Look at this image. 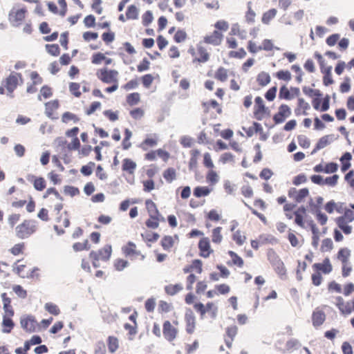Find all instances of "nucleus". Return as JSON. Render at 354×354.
<instances>
[{
	"mask_svg": "<svg viewBox=\"0 0 354 354\" xmlns=\"http://www.w3.org/2000/svg\"><path fill=\"white\" fill-rule=\"evenodd\" d=\"M129 265V262L123 259H117L114 261L113 266L118 271L123 270Z\"/></svg>",
	"mask_w": 354,
	"mask_h": 354,
	"instance_id": "obj_47",
	"label": "nucleus"
},
{
	"mask_svg": "<svg viewBox=\"0 0 354 354\" xmlns=\"http://www.w3.org/2000/svg\"><path fill=\"white\" fill-rule=\"evenodd\" d=\"M138 86V82L136 79L131 80L124 85H122V88L125 91H130L132 89H135Z\"/></svg>",
	"mask_w": 354,
	"mask_h": 354,
	"instance_id": "obj_61",
	"label": "nucleus"
},
{
	"mask_svg": "<svg viewBox=\"0 0 354 354\" xmlns=\"http://www.w3.org/2000/svg\"><path fill=\"white\" fill-rule=\"evenodd\" d=\"M301 347L299 341L297 339L292 338L289 339L286 344L287 351L297 350Z\"/></svg>",
	"mask_w": 354,
	"mask_h": 354,
	"instance_id": "obj_44",
	"label": "nucleus"
},
{
	"mask_svg": "<svg viewBox=\"0 0 354 354\" xmlns=\"http://www.w3.org/2000/svg\"><path fill=\"white\" fill-rule=\"evenodd\" d=\"M254 115L257 120H261L263 114H269V109L266 107L263 99L260 96L256 97Z\"/></svg>",
	"mask_w": 354,
	"mask_h": 354,
	"instance_id": "obj_12",
	"label": "nucleus"
},
{
	"mask_svg": "<svg viewBox=\"0 0 354 354\" xmlns=\"http://www.w3.org/2000/svg\"><path fill=\"white\" fill-rule=\"evenodd\" d=\"M185 320L187 324V332L189 334L192 333L195 328V316L191 309H187L186 310Z\"/></svg>",
	"mask_w": 354,
	"mask_h": 354,
	"instance_id": "obj_17",
	"label": "nucleus"
},
{
	"mask_svg": "<svg viewBox=\"0 0 354 354\" xmlns=\"http://www.w3.org/2000/svg\"><path fill=\"white\" fill-rule=\"evenodd\" d=\"M291 115V109L286 104H281L279 107V111L274 115L273 120L276 124L283 122Z\"/></svg>",
	"mask_w": 354,
	"mask_h": 354,
	"instance_id": "obj_13",
	"label": "nucleus"
},
{
	"mask_svg": "<svg viewBox=\"0 0 354 354\" xmlns=\"http://www.w3.org/2000/svg\"><path fill=\"white\" fill-rule=\"evenodd\" d=\"M80 121V118L78 116L71 112L66 111L62 115V122L63 123H68L70 122H73L74 123H77Z\"/></svg>",
	"mask_w": 354,
	"mask_h": 354,
	"instance_id": "obj_32",
	"label": "nucleus"
},
{
	"mask_svg": "<svg viewBox=\"0 0 354 354\" xmlns=\"http://www.w3.org/2000/svg\"><path fill=\"white\" fill-rule=\"evenodd\" d=\"M221 227H217L214 228L212 231V241L216 243H219L221 242L223 236L221 234Z\"/></svg>",
	"mask_w": 354,
	"mask_h": 354,
	"instance_id": "obj_56",
	"label": "nucleus"
},
{
	"mask_svg": "<svg viewBox=\"0 0 354 354\" xmlns=\"http://www.w3.org/2000/svg\"><path fill=\"white\" fill-rule=\"evenodd\" d=\"M158 143V137L156 135L148 136L139 145V147L143 151H147L150 148L156 146Z\"/></svg>",
	"mask_w": 354,
	"mask_h": 354,
	"instance_id": "obj_19",
	"label": "nucleus"
},
{
	"mask_svg": "<svg viewBox=\"0 0 354 354\" xmlns=\"http://www.w3.org/2000/svg\"><path fill=\"white\" fill-rule=\"evenodd\" d=\"M125 15L127 19H137L138 18V9L135 5H131L127 8Z\"/></svg>",
	"mask_w": 354,
	"mask_h": 354,
	"instance_id": "obj_33",
	"label": "nucleus"
},
{
	"mask_svg": "<svg viewBox=\"0 0 354 354\" xmlns=\"http://www.w3.org/2000/svg\"><path fill=\"white\" fill-rule=\"evenodd\" d=\"M104 59H105V55L102 53H94L91 57V62L93 64H100Z\"/></svg>",
	"mask_w": 354,
	"mask_h": 354,
	"instance_id": "obj_60",
	"label": "nucleus"
},
{
	"mask_svg": "<svg viewBox=\"0 0 354 354\" xmlns=\"http://www.w3.org/2000/svg\"><path fill=\"white\" fill-rule=\"evenodd\" d=\"M13 291L20 298H26L27 297V292L26 290L23 288V287L20 285H15L12 286Z\"/></svg>",
	"mask_w": 354,
	"mask_h": 354,
	"instance_id": "obj_59",
	"label": "nucleus"
},
{
	"mask_svg": "<svg viewBox=\"0 0 354 354\" xmlns=\"http://www.w3.org/2000/svg\"><path fill=\"white\" fill-rule=\"evenodd\" d=\"M30 82L27 84L26 92L30 94L37 91V86L43 83V78L37 71H31L29 75Z\"/></svg>",
	"mask_w": 354,
	"mask_h": 354,
	"instance_id": "obj_9",
	"label": "nucleus"
},
{
	"mask_svg": "<svg viewBox=\"0 0 354 354\" xmlns=\"http://www.w3.org/2000/svg\"><path fill=\"white\" fill-rule=\"evenodd\" d=\"M112 254V247L111 245H105L97 251H91L89 253V258L91 260L94 268L100 267V261H108Z\"/></svg>",
	"mask_w": 354,
	"mask_h": 354,
	"instance_id": "obj_4",
	"label": "nucleus"
},
{
	"mask_svg": "<svg viewBox=\"0 0 354 354\" xmlns=\"http://www.w3.org/2000/svg\"><path fill=\"white\" fill-rule=\"evenodd\" d=\"M163 335L169 341H173L176 335V328L169 321H165L163 324Z\"/></svg>",
	"mask_w": 354,
	"mask_h": 354,
	"instance_id": "obj_15",
	"label": "nucleus"
},
{
	"mask_svg": "<svg viewBox=\"0 0 354 354\" xmlns=\"http://www.w3.org/2000/svg\"><path fill=\"white\" fill-rule=\"evenodd\" d=\"M27 179L32 183L35 189L37 191H42L46 187V180L42 177H36L33 175H31L28 176Z\"/></svg>",
	"mask_w": 354,
	"mask_h": 354,
	"instance_id": "obj_21",
	"label": "nucleus"
},
{
	"mask_svg": "<svg viewBox=\"0 0 354 354\" xmlns=\"http://www.w3.org/2000/svg\"><path fill=\"white\" fill-rule=\"evenodd\" d=\"M16 273L21 278H33L37 276L38 268H30L25 264H18L15 268Z\"/></svg>",
	"mask_w": 354,
	"mask_h": 354,
	"instance_id": "obj_11",
	"label": "nucleus"
},
{
	"mask_svg": "<svg viewBox=\"0 0 354 354\" xmlns=\"http://www.w3.org/2000/svg\"><path fill=\"white\" fill-rule=\"evenodd\" d=\"M95 165L93 162H89L87 165L82 167L80 171L84 176H90L93 172Z\"/></svg>",
	"mask_w": 354,
	"mask_h": 354,
	"instance_id": "obj_52",
	"label": "nucleus"
},
{
	"mask_svg": "<svg viewBox=\"0 0 354 354\" xmlns=\"http://www.w3.org/2000/svg\"><path fill=\"white\" fill-rule=\"evenodd\" d=\"M221 38L222 34L218 30H214L212 35L205 37L204 41L207 44H211L214 46H217L220 44Z\"/></svg>",
	"mask_w": 354,
	"mask_h": 354,
	"instance_id": "obj_26",
	"label": "nucleus"
},
{
	"mask_svg": "<svg viewBox=\"0 0 354 354\" xmlns=\"http://www.w3.org/2000/svg\"><path fill=\"white\" fill-rule=\"evenodd\" d=\"M94 354H106V346L103 341H98L95 344Z\"/></svg>",
	"mask_w": 354,
	"mask_h": 354,
	"instance_id": "obj_55",
	"label": "nucleus"
},
{
	"mask_svg": "<svg viewBox=\"0 0 354 354\" xmlns=\"http://www.w3.org/2000/svg\"><path fill=\"white\" fill-rule=\"evenodd\" d=\"M154 76L151 74H146L142 76L141 81L143 86L146 88H149L154 81Z\"/></svg>",
	"mask_w": 354,
	"mask_h": 354,
	"instance_id": "obj_45",
	"label": "nucleus"
},
{
	"mask_svg": "<svg viewBox=\"0 0 354 354\" xmlns=\"http://www.w3.org/2000/svg\"><path fill=\"white\" fill-rule=\"evenodd\" d=\"M313 267L316 270L322 271L324 274H328L333 270L332 265L328 258L324 259L322 263H315Z\"/></svg>",
	"mask_w": 354,
	"mask_h": 354,
	"instance_id": "obj_23",
	"label": "nucleus"
},
{
	"mask_svg": "<svg viewBox=\"0 0 354 354\" xmlns=\"http://www.w3.org/2000/svg\"><path fill=\"white\" fill-rule=\"evenodd\" d=\"M198 248L201 252V256L207 258L209 256L210 253L213 252L210 249L209 240L208 238H203L199 241Z\"/></svg>",
	"mask_w": 354,
	"mask_h": 354,
	"instance_id": "obj_18",
	"label": "nucleus"
},
{
	"mask_svg": "<svg viewBox=\"0 0 354 354\" xmlns=\"http://www.w3.org/2000/svg\"><path fill=\"white\" fill-rule=\"evenodd\" d=\"M122 252L125 257L131 259H138L142 261L145 258L143 254L137 249L136 245L132 241H129L123 245Z\"/></svg>",
	"mask_w": 354,
	"mask_h": 354,
	"instance_id": "obj_8",
	"label": "nucleus"
},
{
	"mask_svg": "<svg viewBox=\"0 0 354 354\" xmlns=\"http://www.w3.org/2000/svg\"><path fill=\"white\" fill-rule=\"evenodd\" d=\"M126 102L130 106L138 104L140 102V94L138 92L128 94L126 97Z\"/></svg>",
	"mask_w": 354,
	"mask_h": 354,
	"instance_id": "obj_30",
	"label": "nucleus"
},
{
	"mask_svg": "<svg viewBox=\"0 0 354 354\" xmlns=\"http://www.w3.org/2000/svg\"><path fill=\"white\" fill-rule=\"evenodd\" d=\"M53 89L50 86L48 85L43 86L39 92V95H38V99L39 100H41V97H43L44 99L49 98L53 96Z\"/></svg>",
	"mask_w": 354,
	"mask_h": 354,
	"instance_id": "obj_38",
	"label": "nucleus"
},
{
	"mask_svg": "<svg viewBox=\"0 0 354 354\" xmlns=\"http://www.w3.org/2000/svg\"><path fill=\"white\" fill-rule=\"evenodd\" d=\"M96 75L102 82L105 84L117 83L118 82L119 73L115 69L102 68L97 70Z\"/></svg>",
	"mask_w": 354,
	"mask_h": 354,
	"instance_id": "obj_6",
	"label": "nucleus"
},
{
	"mask_svg": "<svg viewBox=\"0 0 354 354\" xmlns=\"http://www.w3.org/2000/svg\"><path fill=\"white\" fill-rule=\"evenodd\" d=\"M211 189L208 187L198 186L194 189V196L200 198L202 196H206L209 194Z\"/></svg>",
	"mask_w": 354,
	"mask_h": 354,
	"instance_id": "obj_35",
	"label": "nucleus"
},
{
	"mask_svg": "<svg viewBox=\"0 0 354 354\" xmlns=\"http://www.w3.org/2000/svg\"><path fill=\"white\" fill-rule=\"evenodd\" d=\"M45 309L53 315H58L60 313L59 307L53 303H46L45 304Z\"/></svg>",
	"mask_w": 354,
	"mask_h": 354,
	"instance_id": "obj_53",
	"label": "nucleus"
},
{
	"mask_svg": "<svg viewBox=\"0 0 354 354\" xmlns=\"http://www.w3.org/2000/svg\"><path fill=\"white\" fill-rule=\"evenodd\" d=\"M215 77L221 82H225L227 78V69L223 67H219L215 73Z\"/></svg>",
	"mask_w": 354,
	"mask_h": 354,
	"instance_id": "obj_51",
	"label": "nucleus"
},
{
	"mask_svg": "<svg viewBox=\"0 0 354 354\" xmlns=\"http://www.w3.org/2000/svg\"><path fill=\"white\" fill-rule=\"evenodd\" d=\"M268 257L270 263L274 268L276 272L281 276L285 275L286 269L284 263L273 250H270L268 252Z\"/></svg>",
	"mask_w": 354,
	"mask_h": 354,
	"instance_id": "obj_7",
	"label": "nucleus"
},
{
	"mask_svg": "<svg viewBox=\"0 0 354 354\" xmlns=\"http://www.w3.org/2000/svg\"><path fill=\"white\" fill-rule=\"evenodd\" d=\"M2 332L3 333H10L14 328L15 323L12 319V317L8 315L3 316V320L1 322Z\"/></svg>",
	"mask_w": 354,
	"mask_h": 354,
	"instance_id": "obj_25",
	"label": "nucleus"
},
{
	"mask_svg": "<svg viewBox=\"0 0 354 354\" xmlns=\"http://www.w3.org/2000/svg\"><path fill=\"white\" fill-rule=\"evenodd\" d=\"M335 139L333 134L326 135L322 137L317 142V149H322L330 145Z\"/></svg>",
	"mask_w": 354,
	"mask_h": 354,
	"instance_id": "obj_27",
	"label": "nucleus"
},
{
	"mask_svg": "<svg viewBox=\"0 0 354 354\" xmlns=\"http://www.w3.org/2000/svg\"><path fill=\"white\" fill-rule=\"evenodd\" d=\"M257 81L260 86H265L270 82V76L268 73L262 71L257 75Z\"/></svg>",
	"mask_w": 354,
	"mask_h": 354,
	"instance_id": "obj_36",
	"label": "nucleus"
},
{
	"mask_svg": "<svg viewBox=\"0 0 354 354\" xmlns=\"http://www.w3.org/2000/svg\"><path fill=\"white\" fill-rule=\"evenodd\" d=\"M137 165L136 162L130 158H124L122 160V169L130 175H133L136 169Z\"/></svg>",
	"mask_w": 354,
	"mask_h": 354,
	"instance_id": "obj_22",
	"label": "nucleus"
},
{
	"mask_svg": "<svg viewBox=\"0 0 354 354\" xmlns=\"http://www.w3.org/2000/svg\"><path fill=\"white\" fill-rule=\"evenodd\" d=\"M67 148L70 151L79 150L80 148V142L77 137L73 138L72 141L68 145Z\"/></svg>",
	"mask_w": 354,
	"mask_h": 354,
	"instance_id": "obj_64",
	"label": "nucleus"
},
{
	"mask_svg": "<svg viewBox=\"0 0 354 354\" xmlns=\"http://www.w3.org/2000/svg\"><path fill=\"white\" fill-rule=\"evenodd\" d=\"M129 114L134 120H140L145 115V111L140 107L135 108L130 111Z\"/></svg>",
	"mask_w": 354,
	"mask_h": 354,
	"instance_id": "obj_43",
	"label": "nucleus"
},
{
	"mask_svg": "<svg viewBox=\"0 0 354 354\" xmlns=\"http://www.w3.org/2000/svg\"><path fill=\"white\" fill-rule=\"evenodd\" d=\"M81 85L78 82H71L68 84V90L70 93L76 98H80L82 96Z\"/></svg>",
	"mask_w": 354,
	"mask_h": 354,
	"instance_id": "obj_29",
	"label": "nucleus"
},
{
	"mask_svg": "<svg viewBox=\"0 0 354 354\" xmlns=\"http://www.w3.org/2000/svg\"><path fill=\"white\" fill-rule=\"evenodd\" d=\"M37 228L36 221L25 219L15 227V235L18 239H26L35 234Z\"/></svg>",
	"mask_w": 354,
	"mask_h": 354,
	"instance_id": "obj_2",
	"label": "nucleus"
},
{
	"mask_svg": "<svg viewBox=\"0 0 354 354\" xmlns=\"http://www.w3.org/2000/svg\"><path fill=\"white\" fill-rule=\"evenodd\" d=\"M277 15V10L274 8L270 9L263 15L262 22L265 24H268Z\"/></svg>",
	"mask_w": 354,
	"mask_h": 354,
	"instance_id": "obj_42",
	"label": "nucleus"
},
{
	"mask_svg": "<svg viewBox=\"0 0 354 354\" xmlns=\"http://www.w3.org/2000/svg\"><path fill=\"white\" fill-rule=\"evenodd\" d=\"M174 243L173 238L170 236H165L161 241V245L164 250L170 249Z\"/></svg>",
	"mask_w": 354,
	"mask_h": 354,
	"instance_id": "obj_49",
	"label": "nucleus"
},
{
	"mask_svg": "<svg viewBox=\"0 0 354 354\" xmlns=\"http://www.w3.org/2000/svg\"><path fill=\"white\" fill-rule=\"evenodd\" d=\"M149 218L146 221L145 224L148 228L156 229L159 226L160 222H164L165 218L160 214L159 215H149Z\"/></svg>",
	"mask_w": 354,
	"mask_h": 354,
	"instance_id": "obj_20",
	"label": "nucleus"
},
{
	"mask_svg": "<svg viewBox=\"0 0 354 354\" xmlns=\"http://www.w3.org/2000/svg\"><path fill=\"white\" fill-rule=\"evenodd\" d=\"M73 249L75 252H80L83 250H88L90 245L88 239H85L83 242H76L73 245Z\"/></svg>",
	"mask_w": 354,
	"mask_h": 354,
	"instance_id": "obj_40",
	"label": "nucleus"
},
{
	"mask_svg": "<svg viewBox=\"0 0 354 354\" xmlns=\"http://www.w3.org/2000/svg\"><path fill=\"white\" fill-rule=\"evenodd\" d=\"M308 194L309 190L308 188L301 189L298 192L295 188H291L288 192L289 196L294 197L297 203H301Z\"/></svg>",
	"mask_w": 354,
	"mask_h": 354,
	"instance_id": "obj_16",
	"label": "nucleus"
},
{
	"mask_svg": "<svg viewBox=\"0 0 354 354\" xmlns=\"http://www.w3.org/2000/svg\"><path fill=\"white\" fill-rule=\"evenodd\" d=\"M45 114L46 115L50 118L51 120H57L58 119L57 111L59 109L60 106V103L59 100L55 99L53 100H50L45 103Z\"/></svg>",
	"mask_w": 354,
	"mask_h": 354,
	"instance_id": "obj_10",
	"label": "nucleus"
},
{
	"mask_svg": "<svg viewBox=\"0 0 354 354\" xmlns=\"http://www.w3.org/2000/svg\"><path fill=\"white\" fill-rule=\"evenodd\" d=\"M132 136V132L129 129H124V138L122 142V147L124 150L129 149L131 146V143L130 142V139Z\"/></svg>",
	"mask_w": 354,
	"mask_h": 354,
	"instance_id": "obj_39",
	"label": "nucleus"
},
{
	"mask_svg": "<svg viewBox=\"0 0 354 354\" xmlns=\"http://www.w3.org/2000/svg\"><path fill=\"white\" fill-rule=\"evenodd\" d=\"M335 222L337 226L343 231L345 234H350L352 232V227L347 225V222L343 221V218H337Z\"/></svg>",
	"mask_w": 354,
	"mask_h": 354,
	"instance_id": "obj_37",
	"label": "nucleus"
},
{
	"mask_svg": "<svg viewBox=\"0 0 354 354\" xmlns=\"http://www.w3.org/2000/svg\"><path fill=\"white\" fill-rule=\"evenodd\" d=\"M24 79L21 73L11 72L9 75L2 81L3 87L7 91V95L13 97V93L18 86L22 85Z\"/></svg>",
	"mask_w": 354,
	"mask_h": 354,
	"instance_id": "obj_3",
	"label": "nucleus"
},
{
	"mask_svg": "<svg viewBox=\"0 0 354 354\" xmlns=\"http://www.w3.org/2000/svg\"><path fill=\"white\" fill-rule=\"evenodd\" d=\"M326 319V315L322 310H315L312 315L313 325L315 327L320 326Z\"/></svg>",
	"mask_w": 354,
	"mask_h": 354,
	"instance_id": "obj_24",
	"label": "nucleus"
},
{
	"mask_svg": "<svg viewBox=\"0 0 354 354\" xmlns=\"http://www.w3.org/2000/svg\"><path fill=\"white\" fill-rule=\"evenodd\" d=\"M279 97L280 99H285L288 100L292 98V96L290 95V91L285 85L282 86L280 88Z\"/></svg>",
	"mask_w": 354,
	"mask_h": 354,
	"instance_id": "obj_54",
	"label": "nucleus"
},
{
	"mask_svg": "<svg viewBox=\"0 0 354 354\" xmlns=\"http://www.w3.org/2000/svg\"><path fill=\"white\" fill-rule=\"evenodd\" d=\"M64 205L62 203H59L55 205L54 207V212H56L55 221L56 225H54V230L56 231L58 235L64 234L65 231L63 227L66 228L70 225V216L66 211H63Z\"/></svg>",
	"mask_w": 354,
	"mask_h": 354,
	"instance_id": "obj_1",
	"label": "nucleus"
},
{
	"mask_svg": "<svg viewBox=\"0 0 354 354\" xmlns=\"http://www.w3.org/2000/svg\"><path fill=\"white\" fill-rule=\"evenodd\" d=\"M24 250L25 243L22 242L14 245V246L10 249V252L15 256H17L21 254H23Z\"/></svg>",
	"mask_w": 354,
	"mask_h": 354,
	"instance_id": "obj_41",
	"label": "nucleus"
},
{
	"mask_svg": "<svg viewBox=\"0 0 354 354\" xmlns=\"http://www.w3.org/2000/svg\"><path fill=\"white\" fill-rule=\"evenodd\" d=\"M26 8L12 10L9 14V20L15 26H19L25 19Z\"/></svg>",
	"mask_w": 354,
	"mask_h": 354,
	"instance_id": "obj_14",
	"label": "nucleus"
},
{
	"mask_svg": "<svg viewBox=\"0 0 354 354\" xmlns=\"http://www.w3.org/2000/svg\"><path fill=\"white\" fill-rule=\"evenodd\" d=\"M350 256L351 250L347 248L340 249L337 254V258L342 261V264L348 263Z\"/></svg>",
	"mask_w": 354,
	"mask_h": 354,
	"instance_id": "obj_31",
	"label": "nucleus"
},
{
	"mask_svg": "<svg viewBox=\"0 0 354 354\" xmlns=\"http://www.w3.org/2000/svg\"><path fill=\"white\" fill-rule=\"evenodd\" d=\"M109 351L114 353L119 348V340L115 336H109L106 339Z\"/></svg>",
	"mask_w": 354,
	"mask_h": 354,
	"instance_id": "obj_28",
	"label": "nucleus"
},
{
	"mask_svg": "<svg viewBox=\"0 0 354 354\" xmlns=\"http://www.w3.org/2000/svg\"><path fill=\"white\" fill-rule=\"evenodd\" d=\"M101 108V103L100 102H93L88 108L86 110V115H89L93 114L96 110L100 109Z\"/></svg>",
	"mask_w": 354,
	"mask_h": 354,
	"instance_id": "obj_62",
	"label": "nucleus"
},
{
	"mask_svg": "<svg viewBox=\"0 0 354 354\" xmlns=\"http://www.w3.org/2000/svg\"><path fill=\"white\" fill-rule=\"evenodd\" d=\"M163 177L168 182L172 181L176 178L175 169L172 168L167 169L165 171Z\"/></svg>",
	"mask_w": 354,
	"mask_h": 354,
	"instance_id": "obj_58",
	"label": "nucleus"
},
{
	"mask_svg": "<svg viewBox=\"0 0 354 354\" xmlns=\"http://www.w3.org/2000/svg\"><path fill=\"white\" fill-rule=\"evenodd\" d=\"M46 49L47 52L52 56H58L60 53V49L58 44H46Z\"/></svg>",
	"mask_w": 354,
	"mask_h": 354,
	"instance_id": "obj_48",
	"label": "nucleus"
},
{
	"mask_svg": "<svg viewBox=\"0 0 354 354\" xmlns=\"http://www.w3.org/2000/svg\"><path fill=\"white\" fill-rule=\"evenodd\" d=\"M103 115L111 122H115L119 119V112L118 111L105 110Z\"/></svg>",
	"mask_w": 354,
	"mask_h": 354,
	"instance_id": "obj_46",
	"label": "nucleus"
},
{
	"mask_svg": "<svg viewBox=\"0 0 354 354\" xmlns=\"http://www.w3.org/2000/svg\"><path fill=\"white\" fill-rule=\"evenodd\" d=\"M19 323L21 328L26 333H32L40 330V324L32 315L24 314L21 315Z\"/></svg>",
	"mask_w": 354,
	"mask_h": 354,
	"instance_id": "obj_5",
	"label": "nucleus"
},
{
	"mask_svg": "<svg viewBox=\"0 0 354 354\" xmlns=\"http://www.w3.org/2000/svg\"><path fill=\"white\" fill-rule=\"evenodd\" d=\"M198 54L200 57L197 58L198 62H206L209 59V53L207 52L205 48L199 46L198 48Z\"/></svg>",
	"mask_w": 354,
	"mask_h": 354,
	"instance_id": "obj_50",
	"label": "nucleus"
},
{
	"mask_svg": "<svg viewBox=\"0 0 354 354\" xmlns=\"http://www.w3.org/2000/svg\"><path fill=\"white\" fill-rule=\"evenodd\" d=\"M102 39L106 44H109L114 41L115 33L112 31L104 32L102 35Z\"/></svg>",
	"mask_w": 354,
	"mask_h": 354,
	"instance_id": "obj_63",
	"label": "nucleus"
},
{
	"mask_svg": "<svg viewBox=\"0 0 354 354\" xmlns=\"http://www.w3.org/2000/svg\"><path fill=\"white\" fill-rule=\"evenodd\" d=\"M338 218H343V221L350 223L354 221V212L350 209H346L343 216Z\"/></svg>",
	"mask_w": 354,
	"mask_h": 354,
	"instance_id": "obj_57",
	"label": "nucleus"
},
{
	"mask_svg": "<svg viewBox=\"0 0 354 354\" xmlns=\"http://www.w3.org/2000/svg\"><path fill=\"white\" fill-rule=\"evenodd\" d=\"M145 207L149 215H159L160 213L158 210L157 206L155 203L151 199L145 201Z\"/></svg>",
	"mask_w": 354,
	"mask_h": 354,
	"instance_id": "obj_34",
	"label": "nucleus"
}]
</instances>
